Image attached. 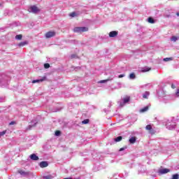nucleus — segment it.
<instances>
[{
    "mask_svg": "<svg viewBox=\"0 0 179 179\" xmlns=\"http://www.w3.org/2000/svg\"><path fill=\"white\" fill-rule=\"evenodd\" d=\"M176 15H177V16H179V13H177V14H176Z\"/></svg>",
    "mask_w": 179,
    "mask_h": 179,
    "instance_id": "e433bc0d",
    "label": "nucleus"
},
{
    "mask_svg": "<svg viewBox=\"0 0 179 179\" xmlns=\"http://www.w3.org/2000/svg\"><path fill=\"white\" fill-rule=\"evenodd\" d=\"M54 176L51 175L43 176L42 179H53Z\"/></svg>",
    "mask_w": 179,
    "mask_h": 179,
    "instance_id": "6ab92c4d",
    "label": "nucleus"
},
{
    "mask_svg": "<svg viewBox=\"0 0 179 179\" xmlns=\"http://www.w3.org/2000/svg\"><path fill=\"white\" fill-rule=\"evenodd\" d=\"M59 135H61V131H55V136H59Z\"/></svg>",
    "mask_w": 179,
    "mask_h": 179,
    "instance_id": "7c9ffc66",
    "label": "nucleus"
},
{
    "mask_svg": "<svg viewBox=\"0 0 179 179\" xmlns=\"http://www.w3.org/2000/svg\"><path fill=\"white\" fill-rule=\"evenodd\" d=\"M171 88H172V89H176V85H175L174 84H172V85H171Z\"/></svg>",
    "mask_w": 179,
    "mask_h": 179,
    "instance_id": "c9c22d12",
    "label": "nucleus"
},
{
    "mask_svg": "<svg viewBox=\"0 0 179 179\" xmlns=\"http://www.w3.org/2000/svg\"><path fill=\"white\" fill-rule=\"evenodd\" d=\"M150 94V92H145L143 94V99H148V97H149V95Z\"/></svg>",
    "mask_w": 179,
    "mask_h": 179,
    "instance_id": "dca6fc26",
    "label": "nucleus"
},
{
    "mask_svg": "<svg viewBox=\"0 0 179 179\" xmlns=\"http://www.w3.org/2000/svg\"><path fill=\"white\" fill-rule=\"evenodd\" d=\"M177 40H178V37H177V36H172L171 38V41H173V43H176V41H177Z\"/></svg>",
    "mask_w": 179,
    "mask_h": 179,
    "instance_id": "5701e85b",
    "label": "nucleus"
},
{
    "mask_svg": "<svg viewBox=\"0 0 179 179\" xmlns=\"http://www.w3.org/2000/svg\"><path fill=\"white\" fill-rule=\"evenodd\" d=\"M0 6H1V3H0Z\"/></svg>",
    "mask_w": 179,
    "mask_h": 179,
    "instance_id": "4c0bfd02",
    "label": "nucleus"
},
{
    "mask_svg": "<svg viewBox=\"0 0 179 179\" xmlns=\"http://www.w3.org/2000/svg\"><path fill=\"white\" fill-rule=\"evenodd\" d=\"M118 32L116 31H112L109 33V37H117Z\"/></svg>",
    "mask_w": 179,
    "mask_h": 179,
    "instance_id": "6e6552de",
    "label": "nucleus"
},
{
    "mask_svg": "<svg viewBox=\"0 0 179 179\" xmlns=\"http://www.w3.org/2000/svg\"><path fill=\"white\" fill-rule=\"evenodd\" d=\"M122 141V136H120L115 138V142H121Z\"/></svg>",
    "mask_w": 179,
    "mask_h": 179,
    "instance_id": "4be33fe9",
    "label": "nucleus"
},
{
    "mask_svg": "<svg viewBox=\"0 0 179 179\" xmlns=\"http://www.w3.org/2000/svg\"><path fill=\"white\" fill-rule=\"evenodd\" d=\"M113 78H109L107 80H103L99 81V83H107V82H108L110 80H113Z\"/></svg>",
    "mask_w": 179,
    "mask_h": 179,
    "instance_id": "2eb2a0df",
    "label": "nucleus"
},
{
    "mask_svg": "<svg viewBox=\"0 0 179 179\" xmlns=\"http://www.w3.org/2000/svg\"><path fill=\"white\" fill-rule=\"evenodd\" d=\"M176 126V122H173L171 120H168L166 122V127L167 129H169V131H173V129H175Z\"/></svg>",
    "mask_w": 179,
    "mask_h": 179,
    "instance_id": "f257e3e1",
    "label": "nucleus"
},
{
    "mask_svg": "<svg viewBox=\"0 0 179 179\" xmlns=\"http://www.w3.org/2000/svg\"><path fill=\"white\" fill-rule=\"evenodd\" d=\"M130 143H135V142H136V138L135 137H131L129 140Z\"/></svg>",
    "mask_w": 179,
    "mask_h": 179,
    "instance_id": "aec40b11",
    "label": "nucleus"
},
{
    "mask_svg": "<svg viewBox=\"0 0 179 179\" xmlns=\"http://www.w3.org/2000/svg\"><path fill=\"white\" fill-rule=\"evenodd\" d=\"M55 34H57V33L54 31H50L47 32L45 34V36L46 37V38H51V37H55Z\"/></svg>",
    "mask_w": 179,
    "mask_h": 179,
    "instance_id": "20e7f679",
    "label": "nucleus"
},
{
    "mask_svg": "<svg viewBox=\"0 0 179 179\" xmlns=\"http://www.w3.org/2000/svg\"><path fill=\"white\" fill-rule=\"evenodd\" d=\"M129 101V96H127L122 99V101L120 103V106L122 107L124 104H127Z\"/></svg>",
    "mask_w": 179,
    "mask_h": 179,
    "instance_id": "0eeeda50",
    "label": "nucleus"
},
{
    "mask_svg": "<svg viewBox=\"0 0 179 179\" xmlns=\"http://www.w3.org/2000/svg\"><path fill=\"white\" fill-rule=\"evenodd\" d=\"M163 61H164V62H169V61H173V57L164 58Z\"/></svg>",
    "mask_w": 179,
    "mask_h": 179,
    "instance_id": "412c9836",
    "label": "nucleus"
},
{
    "mask_svg": "<svg viewBox=\"0 0 179 179\" xmlns=\"http://www.w3.org/2000/svg\"><path fill=\"white\" fill-rule=\"evenodd\" d=\"M15 122H11L9 123V125H15Z\"/></svg>",
    "mask_w": 179,
    "mask_h": 179,
    "instance_id": "f704fd0d",
    "label": "nucleus"
},
{
    "mask_svg": "<svg viewBox=\"0 0 179 179\" xmlns=\"http://www.w3.org/2000/svg\"><path fill=\"white\" fill-rule=\"evenodd\" d=\"M175 97H179V89L176 90Z\"/></svg>",
    "mask_w": 179,
    "mask_h": 179,
    "instance_id": "cd10ccee",
    "label": "nucleus"
},
{
    "mask_svg": "<svg viewBox=\"0 0 179 179\" xmlns=\"http://www.w3.org/2000/svg\"><path fill=\"white\" fill-rule=\"evenodd\" d=\"M36 124H37V122L31 121V124L28 127L27 129H31L32 127H36Z\"/></svg>",
    "mask_w": 179,
    "mask_h": 179,
    "instance_id": "ddd939ff",
    "label": "nucleus"
},
{
    "mask_svg": "<svg viewBox=\"0 0 179 179\" xmlns=\"http://www.w3.org/2000/svg\"><path fill=\"white\" fill-rule=\"evenodd\" d=\"M124 77H125V74H120V75L118 76L119 78H124Z\"/></svg>",
    "mask_w": 179,
    "mask_h": 179,
    "instance_id": "473e14b6",
    "label": "nucleus"
},
{
    "mask_svg": "<svg viewBox=\"0 0 179 179\" xmlns=\"http://www.w3.org/2000/svg\"><path fill=\"white\" fill-rule=\"evenodd\" d=\"M31 160H38V157L36 154H32L30 155Z\"/></svg>",
    "mask_w": 179,
    "mask_h": 179,
    "instance_id": "f8f14e48",
    "label": "nucleus"
},
{
    "mask_svg": "<svg viewBox=\"0 0 179 179\" xmlns=\"http://www.w3.org/2000/svg\"><path fill=\"white\" fill-rule=\"evenodd\" d=\"M69 16L71 17H75V16H76V13H71L69 14Z\"/></svg>",
    "mask_w": 179,
    "mask_h": 179,
    "instance_id": "c85d7f7f",
    "label": "nucleus"
},
{
    "mask_svg": "<svg viewBox=\"0 0 179 179\" xmlns=\"http://www.w3.org/2000/svg\"><path fill=\"white\" fill-rule=\"evenodd\" d=\"M40 167H41V169H44L45 167H48V162H41L39 164Z\"/></svg>",
    "mask_w": 179,
    "mask_h": 179,
    "instance_id": "1a4fd4ad",
    "label": "nucleus"
},
{
    "mask_svg": "<svg viewBox=\"0 0 179 179\" xmlns=\"http://www.w3.org/2000/svg\"><path fill=\"white\" fill-rule=\"evenodd\" d=\"M148 23H151L152 24L155 23V20L152 17H148Z\"/></svg>",
    "mask_w": 179,
    "mask_h": 179,
    "instance_id": "f3484780",
    "label": "nucleus"
},
{
    "mask_svg": "<svg viewBox=\"0 0 179 179\" xmlns=\"http://www.w3.org/2000/svg\"><path fill=\"white\" fill-rule=\"evenodd\" d=\"M149 71H150V68L145 67L142 70V72H149Z\"/></svg>",
    "mask_w": 179,
    "mask_h": 179,
    "instance_id": "a878e982",
    "label": "nucleus"
},
{
    "mask_svg": "<svg viewBox=\"0 0 179 179\" xmlns=\"http://www.w3.org/2000/svg\"><path fill=\"white\" fill-rule=\"evenodd\" d=\"M22 37H23V36L22 34L16 35L15 40H22Z\"/></svg>",
    "mask_w": 179,
    "mask_h": 179,
    "instance_id": "393cba45",
    "label": "nucleus"
},
{
    "mask_svg": "<svg viewBox=\"0 0 179 179\" xmlns=\"http://www.w3.org/2000/svg\"><path fill=\"white\" fill-rule=\"evenodd\" d=\"M29 12H31L32 13H38V12H40V9H38L36 6H32L29 8Z\"/></svg>",
    "mask_w": 179,
    "mask_h": 179,
    "instance_id": "7ed1b4c3",
    "label": "nucleus"
},
{
    "mask_svg": "<svg viewBox=\"0 0 179 179\" xmlns=\"http://www.w3.org/2000/svg\"><path fill=\"white\" fill-rule=\"evenodd\" d=\"M29 44V41H24L17 44L18 47H24V45H27Z\"/></svg>",
    "mask_w": 179,
    "mask_h": 179,
    "instance_id": "9d476101",
    "label": "nucleus"
},
{
    "mask_svg": "<svg viewBox=\"0 0 179 179\" xmlns=\"http://www.w3.org/2000/svg\"><path fill=\"white\" fill-rule=\"evenodd\" d=\"M44 78L39 79V80H32V83H40L41 82H44Z\"/></svg>",
    "mask_w": 179,
    "mask_h": 179,
    "instance_id": "4468645a",
    "label": "nucleus"
},
{
    "mask_svg": "<svg viewBox=\"0 0 179 179\" xmlns=\"http://www.w3.org/2000/svg\"><path fill=\"white\" fill-rule=\"evenodd\" d=\"M89 30L88 27H76L73 29L74 33H83L85 31H87Z\"/></svg>",
    "mask_w": 179,
    "mask_h": 179,
    "instance_id": "f03ea898",
    "label": "nucleus"
},
{
    "mask_svg": "<svg viewBox=\"0 0 179 179\" xmlns=\"http://www.w3.org/2000/svg\"><path fill=\"white\" fill-rule=\"evenodd\" d=\"M145 129H147V131H150V134H154L153 129H152V126L150 124L147 125L145 127Z\"/></svg>",
    "mask_w": 179,
    "mask_h": 179,
    "instance_id": "9b49d317",
    "label": "nucleus"
},
{
    "mask_svg": "<svg viewBox=\"0 0 179 179\" xmlns=\"http://www.w3.org/2000/svg\"><path fill=\"white\" fill-rule=\"evenodd\" d=\"M18 173L20 174V176H22V177H27L30 176V172H26L23 170H19Z\"/></svg>",
    "mask_w": 179,
    "mask_h": 179,
    "instance_id": "423d86ee",
    "label": "nucleus"
},
{
    "mask_svg": "<svg viewBox=\"0 0 179 179\" xmlns=\"http://www.w3.org/2000/svg\"><path fill=\"white\" fill-rule=\"evenodd\" d=\"M82 124H89V119L84 120L82 122Z\"/></svg>",
    "mask_w": 179,
    "mask_h": 179,
    "instance_id": "bb28decb",
    "label": "nucleus"
},
{
    "mask_svg": "<svg viewBox=\"0 0 179 179\" xmlns=\"http://www.w3.org/2000/svg\"><path fill=\"white\" fill-rule=\"evenodd\" d=\"M44 68L45 69H48V68H50V64H48V63L45 64H44Z\"/></svg>",
    "mask_w": 179,
    "mask_h": 179,
    "instance_id": "c756f323",
    "label": "nucleus"
},
{
    "mask_svg": "<svg viewBox=\"0 0 179 179\" xmlns=\"http://www.w3.org/2000/svg\"><path fill=\"white\" fill-rule=\"evenodd\" d=\"M167 173H170V169H159L158 171V173L160 174V175L167 174Z\"/></svg>",
    "mask_w": 179,
    "mask_h": 179,
    "instance_id": "39448f33",
    "label": "nucleus"
},
{
    "mask_svg": "<svg viewBox=\"0 0 179 179\" xmlns=\"http://www.w3.org/2000/svg\"><path fill=\"white\" fill-rule=\"evenodd\" d=\"M148 110H149V107L145 106L140 110V113H145V111H148Z\"/></svg>",
    "mask_w": 179,
    "mask_h": 179,
    "instance_id": "a211bd4d",
    "label": "nucleus"
},
{
    "mask_svg": "<svg viewBox=\"0 0 179 179\" xmlns=\"http://www.w3.org/2000/svg\"><path fill=\"white\" fill-rule=\"evenodd\" d=\"M135 78H136V76H135V73H131L129 75V79L134 80V79H135Z\"/></svg>",
    "mask_w": 179,
    "mask_h": 179,
    "instance_id": "b1692460",
    "label": "nucleus"
},
{
    "mask_svg": "<svg viewBox=\"0 0 179 179\" xmlns=\"http://www.w3.org/2000/svg\"><path fill=\"white\" fill-rule=\"evenodd\" d=\"M5 134H6V131H3L0 132V136H3V135H5Z\"/></svg>",
    "mask_w": 179,
    "mask_h": 179,
    "instance_id": "2f4dec72",
    "label": "nucleus"
},
{
    "mask_svg": "<svg viewBox=\"0 0 179 179\" xmlns=\"http://www.w3.org/2000/svg\"><path fill=\"white\" fill-rule=\"evenodd\" d=\"M127 149V148H120V150H119V152H122V150H126Z\"/></svg>",
    "mask_w": 179,
    "mask_h": 179,
    "instance_id": "72a5a7b5",
    "label": "nucleus"
}]
</instances>
